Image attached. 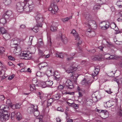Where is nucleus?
<instances>
[{"mask_svg":"<svg viewBox=\"0 0 122 122\" xmlns=\"http://www.w3.org/2000/svg\"><path fill=\"white\" fill-rule=\"evenodd\" d=\"M35 19L37 23L36 25L40 27H42V23L44 20L43 15L41 14H38L35 17Z\"/></svg>","mask_w":122,"mask_h":122,"instance_id":"nucleus-1","label":"nucleus"},{"mask_svg":"<svg viewBox=\"0 0 122 122\" xmlns=\"http://www.w3.org/2000/svg\"><path fill=\"white\" fill-rule=\"evenodd\" d=\"M25 2H19L16 4V9L19 12H21L24 10H25Z\"/></svg>","mask_w":122,"mask_h":122,"instance_id":"nucleus-2","label":"nucleus"},{"mask_svg":"<svg viewBox=\"0 0 122 122\" xmlns=\"http://www.w3.org/2000/svg\"><path fill=\"white\" fill-rule=\"evenodd\" d=\"M78 68L77 67L74 66H70L68 69L66 70V72L69 73H70V76L71 77H74V72L73 71H75Z\"/></svg>","mask_w":122,"mask_h":122,"instance_id":"nucleus-3","label":"nucleus"},{"mask_svg":"<svg viewBox=\"0 0 122 122\" xmlns=\"http://www.w3.org/2000/svg\"><path fill=\"white\" fill-rule=\"evenodd\" d=\"M10 115L7 114H0V119L1 121H5L8 120L9 118Z\"/></svg>","mask_w":122,"mask_h":122,"instance_id":"nucleus-4","label":"nucleus"},{"mask_svg":"<svg viewBox=\"0 0 122 122\" xmlns=\"http://www.w3.org/2000/svg\"><path fill=\"white\" fill-rule=\"evenodd\" d=\"M12 12L10 10H8L6 12L4 13L2 15V17H5L6 19H8L10 20L11 19L10 17L12 15Z\"/></svg>","mask_w":122,"mask_h":122,"instance_id":"nucleus-5","label":"nucleus"},{"mask_svg":"<svg viewBox=\"0 0 122 122\" xmlns=\"http://www.w3.org/2000/svg\"><path fill=\"white\" fill-rule=\"evenodd\" d=\"M25 11L26 12H31V11L33 9L34 7L33 5H29V3H25Z\"/></svg>","mask_w":122,"mask_h":122,"instance_id":"nucleus-6","label":"nucleus"},{"mask_svg":"<svg viewBox=\"0 0 122 122\" xmlns=\"http://www.w3.org/2000/svg\"><path fill=\"white\" fill-rule=\"evenodd\" d=\"M29 109L31 110L30 112H31L34 113L35 116L37 117L39 114V112L38 109L37 107L36 108H34V107H29Z\"/></svg>","mask_w":122,"mask_h":122,"instance_id":"nucleus-7","label":"nucleus"},{"mask_svg":"<svg viewBox=\"0 0 122 122\" xmlns=\"http://www.w3.org/2000/svg\"><path fill=\"white\" fill-rule=\"evenodd\" d=\"M66 86L70 89H71L74 87L73 82L70 80H67L66 83Z\"/></svg>","mask_w":122,"mask_h":122,"instance_id":"nucleus-8","label":"nucleus"},{"mask_svg":"<svg viewBox=\"0 0 122 122\" xmlns=\"http://www.w3.org/2000/svg\"><path fill=\"white\" fill-rule=\"evenodd\" d=\"M81 83L82 85H84L86 86L85 88L86 89L88 90L89 89L91 84L88 81L84 79L81 82Z\"/></svg>","mask_w":122,"mask_h":122,"instance_id":"nucleus-9","label":"nucleus"},{"mask_svg":"<svg viewBox=\"0 0 122 122\" xmlns=\"http://www.w3.org/2000/svg\"><path fill=\"white\" fill-rule=\"evenodd\" d=\"M22 56L25 57H27L26 59L29 60L31 57V54L28 51H25L22 53Z\"/></svg>","mask_w":122,"mask_h":122,"instance_id":"nucleus-10","label":"nucleus"},{"mask_svg":"<svg viewBox=\"0 0 122 122\" xmlns=\"http://www.w3.org/2000/svg\"><path fill=\"white\" fill-rule=\"evenodd\" d=\"M110 27L111 28L114 29L115 31H117V33H119L120 32L118 31V28L117 25L114 22H112L111 23L110 25Z\"/></svg>","mask_w":122,"mask_h":122,"instance_id":"nucleus-11","label":"nucleus"},{"mask_svg":"<svg viewBox=\"0 0 122 122\" xmlns=\"http://www.w3.org/2000/svg\"><path fill=\"white\" fill-rule=\"evenodd\" d=\"M53 76L54 79L57 81H59L61 79L60 75L57 71H56L54 73Z\"/></svg>","mask_w":122,"mask_h":122,"instance_id":"nucleus-12","label":"nucleus"},{"mask_svg":"<svg viewBox=\"0 0 122 122\" xmlns=\"http://www.w3.org/2000/svg\"><path fill=\"white\" fill-rule=\"evenodd\" d=\"M71 33H72L75 37V40H79L80 37L79 36L78 34L76 32V31L73 29L72 31L71 32Z\"/></svg>","mask_w":122,"mask_h":122,"instance_id":"nucleus-13","label":"nucleus"},{"mask_svg":"<svg viewBox=\"0 0 122 122\" xmlns=\"http://www.w3.org/2000/svg\"><path fill=\"white\" fill-rule=\"evenodd\" d=\"M52 6H53L54 9H53V11H52V13L53 14H55L57 12L58 10V6L55 3H53L52 4Z\"/></svg>","mask_w":122,"mask_h":122,"instance_id":"nucleus-14","label":"nucleus"},{"mask_svg":"<svg viewBox=\"0 0 122 122\" xmlns=\"http://www.w3.org/2000/svg\"><path fill=\"white\" fill-rule=\"evenodd\" d=\"M60 37L62 41L64 44H66L68 42L67 40L64 35H62L61 34Z\"/></svg>","mask_w":122,"mask_h":122,"instance_id":"nucleus-15","label":"nucleus"},{"mask_svg":"<svg viewBox=\"0 0 122 122\" xmlns=\"http://www.w3.org/2000/svg\"><path fill=\"white\" fill-rule=\"evenodd\" d=\"M9 109V107H0V113H4L5 112H7Z\"/></svg>","mask_w":122,"mask_h":122,"instance_id":"nucleus-16","label":"nucleus"},{"mask_svg":"<svg viewBox=\"0 0 122 122\" xmlns=\"http://www.w3.org/2000/svg\"><path fill=\"white\" fill-rule=\"evenodd\" d=\"M3 37L5 40H9L10 38V35L7 33H6L3 35Z\"/></svg>","mask_w":122,"mask_h":122,"instance_id":"nucleus-17","label":"nucleus"},{"mask_svg":"<svg viewBox=\"0 0 122 122\" xmlns=\"http://www.w3.org/2000/svg\"><path fill=\"white\" fill-rule=\"evenodd\" d=\"M61 97V96L60 94L59 93H58L53 95L52 98L55 101L58 100Z\"/></svg>","mask_w":122,"mask_h":122,"instance_id":"nucleus-18","label":"nucleus"},{"mask_svg":"<svg viewBox=\"0 0 122 122\" xmlns=\"http://www.w3.org/2000/svg\"><path fill=\"white\" fill-rule=\"evenodd\" d=\"M112 102L109 101L106 103H104V107H111L113 105H112Z\"/></svg>","mask_w":122,"mask_h":122,"instance_id":"nucleus-19","label":"nucleus"},{"mask_svg":"<svg viewBox=\"0 0 122 122\" xmlns=\"http://www.w3.org/2000/svg\"><path fill=\"white\" fill-rule=\"evenodd\" d=\"M54 101V100L52 97L49 99L47 102V107L51 106V104Z\"/></svg>","mask_w":122,"mask_h":122,"instance_id":"nucleus-20","label":"nucleus"},{"mask_svg":"<svg viewBox=\"0 0 122 122\" xmlns=\"http://www.w3.org/2000/svg\"><path fill=\"white\" fill-rule=\"evenodd\" d=\"M109 23L108 22H107L105 25L101 26V28L103 30L106 29L109 27Z\"/></svg>","mask_w":122,"mask_h":122,"instance_id":"nucleus-21","label":"nucleus"},{"mask_svg":"<svg viewBox=\"0 0 122 122\" xmlns=\"http://www.w3.org/2000/svg\"><path fill=\"white\" fill-rule=\"evenodd\" d=\"M6 106L8 107H12L14 105L12 104L10 100L9 99H7L6 102Z\"/></svg>","mask_w":122,"mask_h":122,"instance_id":"nucleus-22","label":"nucleus"},{"mask_svg":"<svg viewBox=\"0 0 122 122\" xmlns=\"http://www.w3.org/2000/svg\"><path fill=\"white\" fill-rule=\"evenodd\" d=\"M99 69L95 67V69L94 71L92 73V75L94 76H96L97 75L98 73Z\"/></svg>","mask_w":122,"mask_h":122,"instance_id":"nucleus-23","label":"nucleus"},{"mask_svg":"<svg viewBox=\"0 0 122 122\" xmlns=\"http://www.w3.org/2000/svg\"><path fill=\"white\" fill-rule=\"evenodd\" d=\"M8 20V19H6L5 17H3L0 19V23L4 25L7 22V20Z\"/></svg>","mask_w":122,"mask_h":122,"instance_id":"nucleus-24","label":"nucleus"},{"mask_svg":"<svg viewBox=\"0 0 122 122\" xmlns=\"http://www.w3.org/2000/svg\"><path fill=\"white\" fill-rule=\"evenodd\" d=\"M18 44L17 43L14 44L13 45H11L10 46L12 48H14V51L16 52L17 49Z\"/></svg>","mask_w":122,"mask_h":122,"instance_id":"nucleus-25","label":"nucleus"},{"mask_svg":"<svg viewBox=\"0 0 122 122\" xmlns=\"http://www.w3.org/2000/svg\"><path fill=\"white\" fill-rule=\"evenodd\" d=\"M37 79L36 78H35L33 79L32 81V84H34L36 86H38V83Z\"/></svg>","mask_w":122,"mask_h":122,"instance_id":"nucleus-26","label":"nucleus"},{"mask_svg":"<svg viewBox=\"0 0 122 122\" xmlns=\"http://www.w3.org/2000/svg\"><path fill=\"white\" fill-rule=\"evenodd\" d=\"M7 32V31L3 28L0 27V34H4Z\"/></svg>","mask_w":122,"mask_h":122,"instance_id":"nucleus-27","label":"nucleus"},{"mask_svg":"<svg viewBox=\"0 0 122 122\" xmlns=\"http://www.w3.org/2000/svg\"><path fill=\"white\" fill-rule=\"evenodd\" d=\"M46 82L47 87L51 86L53 83V81H46Z\"/></svg>","mask_w":122,"mask_h":122,"instance_id":"nucleus-28","label":"nucleus"},{"mask_svg":"<svg viewBox=\"0 0 122 122\" xmlns=\"http://www.w3.org/2000/svg\"><path fill=\"white\" fill-rule=\"evenodd\" d=\"M35 85L34 84H31L30 85V90L31 91H35L36 90Z\"/></svg>","mask_w":122,"mask_h":122,"instance_id":"nucleus-29","label":"nucleus"},{"mask_svg":"<svg viewBox=\"0 0 122 122\" xmlns=\"http://www.w3.org/2000/svg\"><path fill=\"white\" fill-rule=\"evenodd\" d=\"M97 111L98 112H102L104 113L105 115H106L107 113V111L106 110H100L98 109H97Z\"/></svg>","mask_w":122,"mask_h":122,"instance_id":"nucleus-30","label":"nucleus"},{"mask_svg":"<svg viewBox=\"0 0 122 122\" xmlns=\"http://www.w3.org/2000/svg\"><path fill=\"white\" fill-rule=\"evenodd\" d=\"M57 28V27L52 25H51L50 27V30H51L52 31L55 32L56 31Z\"/></svg>","mask_w":122,"mask_h":122,"instance_id":"nucleus-31","label":"nucleus"},{"mask_svg":"<svg viewBox=\"0 0 122 122\" xmlns=\"http://www.w3.org/2000/svg\"><path fill=\"white\" fill-rule=\"evenodd\" d=\"M16 117H17V119L18 120H20L22 118L20 112H18L17 113Z\"/></svg>","mask_w":122,"mask_h":122,"instance_id":"nucleus-32","label":"nucleus"},{"mask_svg":"<svg viewBox=\"0 0 122 122\" xmlns=\"http://www.w3.org/2000/svg\"><path fill=\"white\" fill-rule=\"evenodd\" d=\"M56 57H59L60 58H63L64 57L63 54L61 53H56Z\"/></svg>","mask_w":122,"mask_h":122,"instance_id":"nucleus-33","label":"nucleus"},{"mask_svg":"<svg viewBox=\"0 0 122 122\" xmlns=\"http://www.w3.org/2000/svg\"><path fill=\"white\" fill-rule=\"evenodd\" d=\"M66 102L67 104L69 105L70 106H71V107H78V104H76L74 103H70L68 102Z\"/></svg>","mask_w":122,"mask_h":122,"instance_id":"nucleus-34","label":"nucleus"},{"mask_svg":"<svg viewBox=\"0 0 122 122\" xmlns=\"http://www.w3.org/2000/svg\"><path fill=\"white\" fill-rule=\"evenodd\" d=\"M36 26L34 27V28L32 29V30L35 32H37L39 31L38 27L39 26H38L37 25Z\"/></svg>","mask_w":122,"mask_h":122,"instance_id":"nucleus-35","label":"nucleus"},{"mask_svg":"<svg viewBox=\"0 0 122 122\" xmlns=\"http://www.w3.org/2000/svg\"><path fill=\"white\" fill-rule=\"evenodd\" d=\"M38 52L39 55L43 57L45 55L42 51H41L40 50H39Z\"/></svg>","mask_w":122,"mask_h":122,"instance_id":"nucleus-36","label":"nucleus"},{"mask_svg":"<svg viewBox=\"0 0 122 122\" xmlns=\"http://www.w3.org/2000/svg\"><path fill=\"white\" fill-rule=\"evenodd\" d=\"M92 21H92L91 20H89L87 22L88 23L89 25L90 26L92 27L93 25H94L95 27H96L97 26V25L95 24H90L91 22H92Z\"/></svg>","mask_w":122,"mask_h":122,"instance_id":"nucleus-37","label":"nucleus"},{"mask_svg":"<svg viewBox=\"0 0 122 122\" xmlns=\"http://www.w3.org/2000/svg\"><path fill=\"white\" fill-rule=\"evenodd\" d=\"M11 0H6L5 2V4L6 5H8L11 4Z\"/></svg>","mask_w":122,"mask_h":122,"instance_id":"nucleus-38","label":"nucleus"},{"mask_svg":"<svg viewBox=\"0 0 122 122\" xmlns=\"http://www.w3.org/2000/svg\"><path fill=\"white\" fill-rule=\"evenodd\" d=\"M98 3L101 4H104L105 3L106 0H97Z\"/></svg>","mask_w":122,"mask_h":122,"instance_id":"nucleus-39","label":"nucleus"},{"mask_svg":"<svg viewBox=\"0 0 122 122\" xmlns=\"http://www.w3.org/2000/svg\"><path fill=\"white\" fill-rule=\"evenodd\" d=\"M64 87V86L61 85H60L58 86V90L60 91L62 90Z\"/></svg>","mask_w":122,"mask_h":122,"instance_id":"nucleus-40","label":"nucleus"},{"mask_svg":"<svg viewBox=\"0 0 122 122\" xmlns=\"http://www.w3.org/2000/svg\"><path fill=\"white\" fill-rule=\"evenodd\" d=\"M46 82H43L41 83L42 86L43 88H45L46 87H47V84H46Z\"/></svg>","mask_w":122,"mask_h":122,"instance_id":"nucleus-41","label":"nucleus"},{"mask_svg":"<svg viewBox=\"0 0 122 122\" xmlns=\"http://www.w3.org/2000/svg\"><path fill=\"white\" fill-rule=\"evenodd\" d=\"M72 18V16H70L69 17H67L66 18L63 19V21H67L68 20Z\"/></svg>","mask_w":122,"mask_h":122,"instance_id":"nucleus-42","label":"nucleus"},{"mask_svg":"<svg viewBox=\"0 0 122 122\" xmlns=\"http://www.w3.org/2000/svg\"><path fill=\"white\" fill-rule=\"evenodd\" d=\"M86 104L87 106H91L92 105V103L90 101H88L87 102Z\"/></svg>","mask_w":122,"mask_h":122,"instance_id":"nucleus-43","label":"nucleus"},{"mask_svg":"<svg viewBox=\"0 0 122 122\" xmlns=\"http://www.w3.org/2000/svg\"><path fill=\"white\" fill-rule=\"evenodd\" d=\"M111 88H109L108 90H105V92H107V93L109 94H112V92L111 91Z\"/></svg>","mask_w":122,"mask_h":122,"instance_id":"nucleus-44","label":"nucleus"},{"mask_svg":"<svg viewBox=\"0 0 122 122\" xmlns=\"http://www.w3.org/2000/svg\"><path fill=\"white\" fill-rule=\"evenodd\" d=\"M100 6L99 5H95L93 8L94 10H97L100 9Z\"/></svg>","mask_w":122,"mask_h":122,"instance_id":"nucleus-45","label":"nucleus"},{"mask_svg":"<svg viewBox=\"0 0 122 122\" xmlns=\"http://www.w3.org/2000/svg\"><path fill=\"white\" fill-rule=\"evenodd\" d=\"M42 72L40 71H38L37 72L36 75L37 76L39 77L41 76H42Z\"/></svg>","mask_w":122,"mask_h":122,"instance_id":"nucleus-46","label":"nucleus"},{"mask_svg":"<svg viewBox=\"0 0 122 122\" xmlns=\"http://www.w3.org/2000/svg\"><path fill=\"white\" fill-rule=\"evenodd\" d=\"M57 110L58 111L61 112H63L64 111V110L62 107H58Z\"/></svg>","mask_w":122,"mask_h":122,"instance_id":"nucleus-47","label":"nucleus"},{"mask_svg":"<svg viewBox=\"0 0 122 122\" xmlns=\"http://www.w3.org/2000/svg\"><path fill=\"white\" fill-rule=\"evenodd\" d=\"M39 40H41V41L38 42V43L39 44V46L40 47L43 45V43L42 40H41V39H39Z\"/></svg>","mask_w":122,"mask_h":122,"instance_id":"nucleus-48","label":"nucleus"},{"mask_svg":"<svg viewBox=\"0 0 122 122\" xmlns=\"http://www.w3.org/2000/svg\"><path fill=\"white\" fill-rule=\"evenodd\" d=\"M53 9H54L53 6H52V4H51L48 10L49 11H51V12L52 13V11H53Z\"/></svg>","mask_w":122,"mask_h":122,"instance_id":"nucleus-49","label":"nucleus"},{"mask_svg":"<svg viewBox=\"0 0 122 122\" xmlns=\"http://www.w3.org/2000/svg\"><path fill=\"white\" fill-rule=\"evenodd\" d=\"M43 64L41 66V68L42 67H44L45 66H47V64L46 62H44L42 63Z\"/></svg>","mask_w":122,"mask_h":122,"instance_id":"nucleus-50","label":"nucleus"},{"mask_svg":"<svg viewBox=\"0 0 122 122\" xmlns=\"http://www.w3.org/2000/svg\"><path fill=\"white\" fill-rule=\"evenodd\" d=\"M40 98L42 100H43L44 99L45 97L44 96V95L43 94L41 96H39Z\"/></svg>","mask_w":122,"mask_h":122,"instance_id":"nucleus-51","label":"nucleus"},{"mask_svg":"<svg viewBox=\"0 0 122 122\" xmlns=\"http://www.w3.org/2000/svg\"><path fill=\"white\" fill-rule=\"evenodd\" d=\"M1 49H0V53H3L5 51V49L3 47Z\"/></svg>","mask_w":122,"mask_h":122,"instance_id":"nucleus-52","label":"nucleus"},{"mask_svg":"<svg viewBox=\"0 0 122 122\" xmlns=\"http://www.w3.org/2000/svg\"><path fill=\"white\" fill-rule=\"evenodd\" d=\"M90 35H91L92 36H94L96 35V33L95 32L92 31H91V33H90Z\"/></svg>","mask_w":122,"mask_h":122,"instance_id":"nucleus-53","label":"nucleus"},{"mask_svg":"<svg viewBox=\"0 0 122 122\" xmlns=\"http://www.w3.org/2000/svg\"><path fill=\"white\" fill-rule=\"evenodd\" d=\"M14 75H12L10 76L8 78V79L9 80H11L14 77Z\"/></svg>","mask_w":122,"mask_h":122,"instance_id":"nucleus-54","label":"nucleus"},{"mask_svg":"<svg viewBox=\"0 0 122 122\" xmlns=\"http://www.w3.org/2000/svg\"><path fill=\"white\" fill-rule=\"evenodd\" d=\"M8 58L9 60H11L14 61L15 60V58L14 57L11 56H9L8 57Z\"/></svg>","mask_w":122,"mask_h":122,"instance_id":"nucleus-55","label":"nucleus"},{"mask_svg":"<svg viewBox=\"0 0 122 122\" xmlns=\"http://www.w3.org/2000/svg\"><path fill=\"white\" fill-rule=\"evenodd\" d=\"M0 99L1 100H4L5 99V97L3 95H1L0 97Z\"/></svg>","mask_w":122,"mask_h":122,"instance_id":"nucleus-56","label":"nucleus"},{"mask_svg":"<svg viewBox=\"0 0 122 122\" xmlns=\"http://www.w3.org/2000/svg\"><path fill=\"white\" fill-rule=\"evenodd\" d=\"M113 56H110L109 57L107 58V59L108 60L109 59H115V58L113 57Z\"/></svg>","mask_w":122,"mask_h":122,"instance_id":"nucleus-57","label":"nucleus"},{"mask_svg":"<svg viewBox=\"0 0 122 122\" xmlns=\"http://www.w3.org/2000/svg\"><path fill=\"white\" fill-rule=\"evenodd\" d=\"M17 65L21 67H23L24 66V64L22 63L20 64H17Z\"/></svg>","mask_w":122,"mask_h":122,"instance_id":"nucleus-58","label":"nucleus"},{"mask_svg":"<svg viewBox=\"0 0 122 122\" xmlns=\"http://www.w3.org/2000/svg\"><path fill=\"white\" fill-rule=\"evenodd\" d=\"M106 23V22L105 21H102L100 25H105Z\"/></svg>","mask_w":122,"mask_h":122,"instance_id":"nucleus-59","label":"nucleus"},{"mask_svg":"<svg viewBox=\"0 0 122 122\" xmlns=\"http://www.w3.org/2000/svg\"><path fill=\"white\" fill-rule=\"evenodd\" d=\"M89 52L90 53H93L95 52H96V50L95 49H93L92 50H89Z\"/></svg>","mask_w":122,"mask_h":122,"instance_id":"nucleus-60","label":"nucleus"},{"mask_svg":"<svg viewBox=\"0 0 122 122\" xmlns=\"http://www.w3.org/2000/svg\"><path fill=\"white\" fill-rule=\"evenodd\" d=\"M79 93V97H81L82 96V93L81 92H78Z\"/></svg>","mask_w":122,"mask_h":122,"instance_id":"nucleus-61","label":"nucleus"},{"mask_svg":"<svg viewBox=\"0 0 122 122\" xmlns=\"http://www.w3.org/2000/svg\"><path fill=\"white\" fill-rule=\"evenodd\" d=\"M8 64L10 66H15L14 64H13L12 63L10 62H8Z\"/></svg>","mask_w":122,"mask_h":122,"instance_id":"nucleus-62","label":"nucleus"},{"mask_svg":"<svg viewBox=\"0 0 122 122\" xmlns=\"http://www.w3.org/2000/svg\"><path fill=\"white\" fill-rule=\"evenodd\" d=\"M21 104L20 103H18L16 104L15 105V107H19L20 106Z\"/></svg>","mask_w":122,"mask_h":122,"instance_id":"nucleus-63","label":"nucleus"},{"mask_svg":"<svg viewBox=\"0 0 122 122\" xmlns=\"http://www.w3.org/2000/svg\"><path fill=\"white\" fill-rule=\"evenodd\" d=\"M56 120L57 122H61V119L59 117H57L56 118Z\"/></svg>","mask_w":122,"mask_h":122,"instance_id":"nucleus-64","label":"nucleus"}]
</instances>
